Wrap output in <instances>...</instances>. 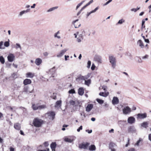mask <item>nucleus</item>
Here are the masks:
<instances>
[{"label": "nucleus", "mask_w": 151, "mask_h": 151, "mask_svg": "<svg viewBox=\"0 0 151 151\" xmlns=\"http://www.w3.org/2000/svg\"><path fill=\"white\" fill-rule=\"evenodd\" d=\"M123 113L124 114H129L131 112V109L128 106H127L124 107L122 109Z\"/></svg>", "instance_id": "5"}, {"label": "nucleus", "mask_w": 151, "mask_h": 151, "mask_svg": "<svg viewBox=\"0 0 151 151\" xmlns=\"http://www.w3.org/2000/svg\"><path fill=\"white\" fill-rule=\"evenodd\" d=\"M128 151H135V149L133 148L129 149Z\"/></svg>", "instance_id": "63"}, {"label": "nucleus", "mask_w": 151, "mask_h": 151, "mask_svg": "<svg viewBox=\"0 0 151 151\" xmlns=\"http://www.w3.org/2000/svg\"><path fill=\"white\" fill-rule=\"evenodd\" d=\"M34 76V74L31 73L29 72L26 74V77L27 78H32Z\"/></svg>", "instance_id": "33"}, {"label": "nucleus", "mask_w": 151, "mask_h": 151, "mask_svg": "<svg viewBox=\"0 0 151 151\" xmlns=\"http://www.w3.org/2000/svg\"><path fill=\"white\" fill-rule=\"evenodd\" d=\"M84 89L83 87L79 88L78 91V94L80 96L83 95L84 93Z\"/></svg>", "instance_id": "25"}, {"label": "nucleus", "mask_w": 151, "mask_h": 151, "mask_svg": "<svg viewBox=\"0 0 151 151\" xmlns=\"http://www.w3.org/2000/svg\"><path fill=\"white\" fill-rule=\"evenodd\" d=\"M109 94V92H107L104 93V92H101L99 93V95L100 96L104 97H107Z\"/></svg>", "instance_id": "28"}, {"label": "nucleus", "mask_w": 151, "mask_h": 151, "mask_svg": "<svg viewBox=\"0 0 151 151\" xmlns=\"http://www.w3.org/2000/svg\"><path fill=\"white\" fill-rule=\"evenodd\" d=\"M101 57L100 56L96 55L94 57V60L95 61L99 63H101Z\"/></svg>", "instance_id": "13"}, {"label": "nucleus", "mask_w": 151, "mask_h": 151, "mask_svg": "<svg viewBox=\"0 0 151 151\" xmlns=\"http://www.w3.org/2000/svg\"><path fill=\"white\" fill-rule=\"evenodd\" d=\"M90 145V143L86 142L85 144L82 143L79 145L78 147L80 149H86L88 146Z\"/></svg>", "instance_id": "9"}, {"label": "nucleus", "mask_w": 151, "mask_h": 151, "mask_svg": "<svg viewBox=\"0 0 151 151\" xmlns=\"http://www.w3.org/2000/svg\"><path fill=\"white\" fill-rule=\"evenodd\" d=\"M0 62L2 64L4 63L5 60L3 56H1L0 57Z\"/></svg>", "instance_id": "38"}, {"label": "nucleus", "mask_w": 151, "mask_h": 151, "mask_svg": "<svg viewBox=\"0 0 151 151\" xmlns=\"http://www.w3.org/2000/svg\"><path fill=\"white\" fill-rule=\"evenodd\" d=\"M86 131L89 134L91 133L92 132V130L91 129L90 130L87 129Z\"/></svg>", "instance_id": "59"}, {"label": "nucleus", "mask_w": 151, "mask_h": 151, "mask_svg": "<svg viewBox=\"0 0 151 151\" xmlns=\"http://www.w3.org/2000/svg\"><path fill=\"white\" fill-rule=\"evenodd\" d=\"M9 45V42L6 41L4 43V46L6 47H8Z\"/></svg>", "instance_id": "47"}, {"label": "nucleus", "mask_w": 151, "mask_h": 151, "mask_svg": "<svg viewBox=\"0 0 151 151\" xmlns=\"http://www.w3.org/2000/svg\"><path fill=\"white\" fill-rule=\"evenodd\" d=\"M64 141L66 142L71 143L72 142L73 140L68 137H65L64 139Z\"/></svg>", "instance_id": "36"}, {"label": "nucleus", "mask_w": 151, "mask_h": 151, "mask_svg": "<svg viewBox=\"0 0 151 151\" xmlns=\"http://www.w3.org/2000/svg\"><path fill=\"white\" fill-rule=\"evenodd\" d=\"M93 0H91L89 2L87 3L86 5L83 6L81 9L78 12L77 14V16H78L81 13L82 11L86 7L90 5L93 2Z\"/></svg>", "instance_id": "7"}, {"label": "nucleus", "mask_w": 151, "mask_h": 151, "mask_svg": "<svg viewBox=\"0 0 151 151\" xmlns=\"http://www.w3.org/2000/svg\"><path fill=\"white\" fill-rule=\"evenodd\" d=\"M95 65H94V64H92V66H91V69L93 70H94L95 69Z\"/></svg>", "instance_id": "57"}, {"label": "nucleus", "mask_w": 151, "mask_h": 151, "mask_svg": "<svg viewBox=\"0 0 151 151\" xmlns=\"http://www.w3.org/2000/svg\"><path fill=\"white\" fill-rule=\"evenodd\" d=\"M125 22V20L122 19L120 20H119L118 22L116 24V25H118L119 24H122Z\"/></svg>", "instance_id": "37"}, {"label": "nucleus", "mask_w": 151, "mask_h": 151, "mask_svg": "<svg viewBox=\"0 0 151 151\" xmlns=\"http://www.w3.org/2000/svg\"><path fill=\"white\" fill-rule=\"evenodd\" d=\"M112 102L113 105L117 104L119 103V99L117 97H114L113 98Z\"/></svg>", "instance_id": "17"}, {"label": "nucleus", "mask_w": 151, "mask_h": 151, "mask_svg": "<svg viewBox=\"0 0 151 151\" xmlns=\"http://www.w3.org/2000/svg\"><path fill=\"white\" fill-rule=\"evenodd\" d=\"M16 49H17L18 48H19L21 49V46H20V45L19 44H18V43H17L16 44Z\"/></svg>", "instance_id": "54"}, {"label": "nucleus", "mask_w": 151, "mask_h": 151, "mask_svg": "<svg viewBox=\"0 0 151 151\" xmlns=\"http://www.w3.org/2000/svg\"><path fill=\"white\" fill-rule=\"evenodd\" d=\"M137 62L139 63H141L142 62V60L141 58L140 57H137Z\"/></svg>", "instance_id": "42"}, {"label": "nucleus", "mask_w": 151, "mask_h": 151, "mask_svg": "<svg viewBox=\"0 0 151 151\" xmlns=\"http://www.w3.org/2000/svg\"><path fill=\"white\" fill-rule=\"evenodd\" d=\"M109 62L111 64L112 67L114 68L116 65V58L112 55H110L109 56Z\"/></svg>", "instance_id": "2"}, {"label": "nucleus", "mask_w": 151, "mask_h": 151, "mask_svg": "<svg viewBox=\"0 0 151 151\" xmlns=\"http://www.w3.org/2000/svg\"><path fill=\"white\" fill-rule=\"evenodd\" d=\"M148 139L151 142V134L148 135Z\"/></svg>", "instance_id": "61"}, {"label": "nucleus", "mask_w": 151, "mask_h": 151, "mask_svg": "<svg viewBox=\"0 0 151 151\" xmlns=\"http://www.w3.org/2000/svg\"><path fill=\"white\" fill-rule=\"evenodd\" d=\"M6 67L9 68H10L11 67V64L9 63L8 62H6Z\"/></svg>", "instance_id": "45"}, {"label": "nucleus", "mask_w": 151, "mask_h": 151, "mask_svg": "<svg viewBox=\"0 0 151 151\" xmlns=\"http://www.w3.org/2000/svg\"><path fill=\"white\" fill-rule=\"evenodd\" d=\"M68 50L67 49H65L61 51L60 53L58 54L57 56L58 57H60L62 56L65 53V52Z\"/></svg>", "instance_id": "20"}, {"label": "nucleus", "mask_w": 151, "mask_h": 151, "mask_svg": "<svg viewBox=\"0 0 151 151\" xmlns=\"http://www.w3.org/2000/svg\"><path fill=\"white\" fill-rule=\"evenodd\" d=\"M149 57V55H145V56L142 57V58L144 60H145L146 59H147Z\"/></svg>", "instance_id": "50"}, {"label": "nucleus", "mask_w": 151, "mask_h": 151, "mask_svg": "<svg viewBox=\"0 0 151 151\" xmlns=\"http://www.w3.org/2000/svg\"><path fill=\"white\" fill-rule=\"evenodd\" d=\"M62 101L61 100L58 101L56 102L55 107H60L61 106Z\"/></svg>", "instance_id": "29"}, {"label": "nucleus", "mask_w": 151, "mask_h": 151, "mask_svg": "<svg viewBox=\"0 0 151 151\" xmlns=\"http://www.w3.org/2000/svg\"><path fill=\"white\" fill-rule=\"evenodd\" d=\"M131 11L134 12H136L137 10L136 8H133L131 9Z\"/></svg>", "instance_id": "60"}, {"label": "nucleus", "mask_w": 151, "mask_h": 151, "mask_svg": "<svg viewBox=\"0 0 151 151\" xmlns=\"http://www.w3.org/2000/svg\"><path fill=\"white\" fill-rule=\"evenodd\" d=\"M50 119L53 120L55 118V114L53 111H50L47 113Z\"/></svg>", "instance_id": "10"}, {"label": "nucleus", "mask_w": 151, "mask_h": 151, "mask_svg": "<svg viewBox=\"0 0 151 151\" xmlns=\"http://www.w3.org/2000/svg\"><path fill=\"white\" fill-rule=\"evenodd\" d=\"M84 1H82L80 3L78 4L76 6V10H77L80 7V6L82 5V4L84 2Z\"/></svg>", "instance_id": "44"}, {"label": "nucleus", "mask_w": 151, "mask_h": 151, "mask_svg": "<svg viewBox=\"0 0 151 151\" xmlns=\"http://www.w3.org/2000/svg\"><path fill=\"white\" fill-rule=\"evenodd\" d=\"M14 128L17 130H19L21 129L20 124L19 123H16L14 125Z\"/></svg>", "instance_id": "26"}, {"label": "nucleus", "mask_w": 151, "mask_h": 151, "mask_svg": "<svg viewBox=\"0 0 151 151\" xmlns=\"http://www.w3.org/2000/svg\"><path fill=\"white\" fill-rule=\"evenodd\" d=\"M148 123L147 122H144L141 124V126L145 128H147L148 126Z\"/></svg>", "instance_id": "30"}, {"label": "nucleus", "mask_w": 151, "mask_h": 151, "mask_svg": "<svg viewBox=\"0 0 151 151\" xmlns=\"http://www.w3.org/2000/svg\"><path fill=\"white\" fill-rule=\"evenodd\" d=\"M76 80L78 82H79L81 80H84V76L81 75H79L78 78H76Z\"/></svg>", "instance_id": "27"}, {"label": "nucleus", "mask_w": 151, "mask_h": 151, "mask_svg": "<svg viewBox=\"0 0 151 151\" xmlns=\"http://www.w3.org/2000/svg\"><path fill=\"white\" fill-rule=\"evenodd\" d=\"M93 0H91L89 2L87 3L86 5L83 6L81 9L78 12L77 14V16H78L81 13L82 11L86 7L90 5L93 2Z\"/></svg>", "instance_id": "8"}, {"label": "nucleus", "mask_w": 151, "mask_h": 151, "mask_svg": "<svg viewBox=\"0 0 151 151\" xmlns=\"http://www.w3.org/2000/svg\"><path fill=\"white\" fill-rule=\"evenodd\" d=\"M43 145L45 147H47L49 145V143L47 141L43 143Z\"/></svg>", "instance_id": "51"}, {"label": "nucleus", "mask_w": 151, "mask_h": 151, "mask_svg": "<svg viewBox=\"0 0 151 151\" xmlns=\"http://www.w3.org/2000/svg\"><path fill=\"white\" fill-rule=\"evenodd\" d=\"M142 141V139L141 138H139V139L137 141V142L135 144V145H137V146H139V143L141 141Z\"/></svg>", "instance_id": "46"}, {"label": "nucleus", "mask_w": 151, "mask_h": 151, "mask_svg": "<svg viewBox=\"0 0 151 151\" xmlns=\"http://www.w3.org/2000/svg\"><path fill=\"white\" fill-rule=\"evenodd\" d=\"M55 67H54L51 69H50L48 72H47L48 73H50L51 74H52V76H51V77L54 78L55 77Z\"/></svg>", "instance_id": "11"}, {"label": "nucleus", "mask_w": 151, "mask_h": 151, "mask_svg": "<svg viewBox=\"0 0 151 151\" xmlns=\"http://www.w3.org/2000/svg\"><path fill=\"white\" fill-rule=\"evenodd\" d=\"M3 41H1L0 42V49H4L2 47V46L3 45Z\"/></svg>", "instance_id": "55"}, {"label": "nucleus", "mask_w": 151, "mask_h": 151, "mask_svg": "<svg viewBox=\"0 0 151 151\" xmlns=\"http://www.w3.org/2000/svg\"><path fill=\"white\" fill-rule=\"evenodd\" d=\"M10 151H14V148L12 147H10Z\"/></svg>", "instance_id": "64"}, {"label": "nucleus", "mask_w": 151, "mask_h": 151, "mask_svg": "<svg viewBox=\"0 0 151 151\" xmlns=\"http://www.w3.org/2000/svg\"><path fill=\"white\" fill-rule=\"evenodd\" d=\"M34 86H32L30 87L28 86H25L24 87L22 92H24L26 94L32 93L34 91Z\"/></svg>", "instance_id": "3"}, {"label": "nucleus", "mask_w": 151, "mask_h": 151, "mask_svg": "<svg viewBox=\"0 0 151 151\" xmlns=\"http://www.w3.org/2000/svg\"><path fill=\"white\" fill-rule=\"evenodd\" d=\"M50 147L52 151H55V149L56 147V143L55 142H52L50 144Z\"/></svg>", "instance_id": "21"}, {"label": "nucleus", "mask_w": 151, "mask_h": 151, "mask_svg": "<svg viewBox=\"0 0 151 151\" xmlns=\"http://www.w3.org/2000/svg\"><path fill=\"white\" fill-rule=\"evenodd\" d=\"M70 104L74 105L75 104V101L73 100H71L70 101Z\"/></svg>", "instance_id": "53"}, {"label": "nucleus", "mask_w": 151, "mask_h": 151, "mask_svg": "<svg viewBox=\"0 0 151 151\" xmlns=\"http://www.w3.org/2000/svg\"><path fill=\"white\" fill-rule=\"evenodd\" d=\"M144 40H145V42H147V43H149L150 42L149 40L148 39H145Z\"/></svg>", "instance_id": "62"}, {"label": "nucleus", "mask_w": 151, "mask_h": 151, "mask_svg": "<svg viewBox=\"0 0 151 151\" xmlns=\"http://www.w3.org/2000/svg\"><path fill=\"white\" fill-rule=\"evenodd\" d=\"M75 93V91L73 89H72L68 91V93L70 94H73Z\"/></svg>", "instance_id": "43"}, {"label": "nucleus", "mask_w": 151, "mask_h": 151, "mask_svg": "<svg viewBox=\"0 0 151 151\" xmlns=\"http://www.w3.org/2000/svg\"><path fill=\"white\" fill-rule=\"evenodd\" d=\"M128 131L129 133H135L136 132V129L133 126H130L128 127Z\"/></svg>", "instance_id": "16"}, {"label": "nucleus", "mask_w": 151, "mask_h": 151, "mask_svg": "<svg viewBox=\"0 0 151 151\" xmlns=\"http://www.w3.org/2000/svg\"><path fill=\"white\" fill-rule=\"evenodd\" d=\"M81 39L82 40L81 37H79H79L77 38V41L78 42H81Z\"/></svg>", "instance_id": "58"}, {"label": "nucleus", "mask_w": 151, "mask_h": 151, "mask_svg": "<svg viewBox=\"0 0 151 151\" xmlns=\"http://www.w3.org/2000/svg\"><path fill=\"white\" fill-rule=\"evenodd\" d=\"M35 63L36 65L39 66L42 63V60L41 58H37L35 59Z\"/></svg>", "instance_id": "19"}, {"label": "nucleus", "mask_w": 151, "mask_h": 151, "mask_svg": "<svg viewBox=\"0 0 151 151\" xmlns=\"http://www.w3.org/2000/svg\"><path fill=\"white\" fill-rule=\"evenodd\" d=\"M78 20H79L78 19H77L76 20H75L73 21L72 22V24L74 25V27L75 28H78L81 26V24L80 23L78 24V25H77V24H76V22H77Z\"/></svg>", "instance_id": "22"}, {"label": "nucleus", "mask_w": 151, "mask_h": 151, "mask_svg": "<svg viewBox=\"0 0 151 151\" xmlns=\"http://www.w3.org/2000/svg\"><path fill=\"white\" fill-rule=\"evenodd\" d=\"M32 108L34 110H36L37 109L41 110L46 108V106L45 105H39L38 104H32Z\"/></svg>", "instance_id": "4"}, {"label": "nucleus", "mask_w": 151, "mask_h": 151, "mask_svg": "<svg viewBox=\"0 0 151 151\" xmlns=\"http://www.w3.org/2000/svg\"><path fill=\"white\" fill-rule=\"evenodd\" d=\"M91 74L90 73H88L87 75H86L85 76H83L84 80H86V79H88L90 76Z\"/></svg>", "instance_id": "40"}, {"label": "nucleus", "mask_w": 151, "mask_h": 151, "mask_svg": "<svg viewBox=\"0 0 151 151\" xmlns=\"http://www.w3.org/2000/svg\"><path fill=\"white\" fill-rule=\"evenodd\" d=\"M31 82L32 81L30 79L27 78L24 80L23 84L25 85H27L30 84Z\"/></svg>", "instance_id": "24"}, {"label": "nucleus", "mask_w": 151, "mask_h": 151, "mask_svg": "<svg viewBox=\"0 0 151 151\" xmlns=\"http://www.w3.org/2000/svg\"><path fill=\"white\" fill-rule=\"evenodd\" d=\"M82 126H81L77 129V131L78 132H79L81 130H82Z\"/></svg>", "instance_id": "56"}, {"label": "nucleus", "mask_w": 151, "mask_h": 151, "mask_svg": "<svg viewBox=\"0 0 151 151\" xmlns=\"http://www.w3.org/2000/svg\"><path fill=\"white\" fill-rule=\"evenodd\" d=\"M96 149V147L94 145H91L89 148V150L90 151H94Z\"/></svg>", "instance_id": "32"}, {"label": "nucleus", "mask_w": 151, "mask_h": 151, "mask_svg": "<svg viewBox=\"0 0 151 151\" xmlns=\"http://www.w3.org/2000/svg\"><path fill=\"white\" fill-rule=\"evenodd\" d=\"M91 64V62L90 60H88L87 63V67L88 68H89L90 67Z\"/></svg>", "instance_id": "49"}, {"label": "nucleus", "mask_w": 151, "mask_h": 151, "mask_svg": "<svg viewBox=\"0 0 151 151\" xmlns=\"http://www.w3.org/2000/svg\"><path fill=\"white\" fill-rule=\"evenodd\" d=\"M147 117V114L146 113L143 114L139 113L137 114V119H142L146 118Z\"/></svg>", "instance_id": "6"}, {"label": "nucleus", "mask_w": 151, "mask_h": 151, "mask_svg": "<svg viewBox=\"0 0 151 151\" xmlns=\"http://www.w3.org/2000/svg\"><path fill=\"white\" fill-rule=\"evenodd\" d=\"M112 0H109L107 2H106L105 4H104L103 6H104L107 5L109 3H110V2H111L112 1Z\"/></svg>", "instance_id": "52"}, {"label": "nucleus", "mask_w": 151, "mask_h": 151, "mask_svg": "<svg viewBox=\"0 0 151 151\" xmlns=\"http://www.w3.org/2000/svg\"><path fill=\"white\" fill-rule=\"evenodd\" d=\"M137 44L142 48L144 47V45L143 43L141 40H139L137 42Z\"/></svg>", "instance_id": "31"}, {"label": "nucleus", "mask_w": 151, "mask_h": 151, "mask_svg": "<svg viewBox=\"0 0 151 151\" xmlns=\"http://www.w3.org/2000/svg\"><path fill=\"white\" fill-rule=\"evenodd\" d=\"M91 83V80L90 79H88L85 81V84L89 86Z\"/></svg>", "instance_id": "34"}, {"label": "nucleus", "mask_w": 151, "mask_h": 151, "mask_svg": "<svg viewBox=\"0 0 151 151\" xmlns=\"http://www.w3.org/2000/svg\"><path fill=\"white\" fill-rule=\"evenodd\" d=\"M51 97L53 99H55V100L56 99H57L56 94H55L54 93H53V94L51 96Z\"/></svg>", "instance_id": "48"}, {"label": "nucleus", "mask_w": 151, "mask_h": 151, "mask_svg": "<svg viewBox=\"0 0 151 151\" xmlns=\"http://www.w3.org/2000/svg\"><path fill=\"white\" fill-rule=\"evenodd\" d=\"M15 56L13 54H10L7 56L8 60L9 62H12L14 60Z\"/></svg>", "instance_id": "12"}, {"label": "nucleus", "mask_w": 151, "mask_h": 151, "mask_svg": "<svg viewBox=\"0 0 151 151\" xmlns=\"http://www.w3.org/2000/svg\"><path fill=\"white\" fill-rule=\"evenodd\" d=\"M30 9H28L26 10H23L20 12L18 15V17H20L22 16L24 14H26L29 12L30 11Z\"/></svg>", "instance_id": "14"}, {"label": "nucleus", "mask_w": 151, "mask_h": 151, "mask_svg": "<svg viewBox=\"0 0 151 151\" xmlns=\"http://www.w3.org/2000/svg\"><path fill=\"white\" fill-rule=\"evenodd\" d=\"M128 122L130 124L134 123L135 122V118L133 116H130L127 119Z\"/></svg>", "instance_id": "15"}, {"label": "nucleus", "mask_w": 151, "mask_h": 151, "mask_svg": "<svg viewBox=\"0 0 151 151\" xmlns=\"http://www.w3.org/2000/svg\"><path fill=\"white\" fill-rule=\"evenodd\" d=\"M93 107V105L92 104H88L86 107V111L87 112L90 111Z\"/></svg>", "instance_id": "18"}, {"label": "nucleus", "mask_w": 151, "mask_h": 151, "mask_svg": "<svg viewBox=\"0 0 151 151\" xmlns=\"http://www.w3.org/2000/svg\"><path fill=\"white\" fill-rule=\"evenodd\" d=\"M43 123V121L38 118H35L33 120V124L34 125L37 127H40Z\"/></svg>", "instance_id": "1"}, {"label": "nucleus", "mask_w": 151, "mask_h": 151, "mask_svg": "<svg viewBox=\"0 0 151 151\" xmlns=\"http://www.w3.org/2000/svg\"><path fill=\"white\" fill-rule=\"evenodd\" d=\"M96 101L99 104H102L104 103V101L101 99H96Z\"/></svg>", "instance_id": "39"}, {"label": "nucleus", "mask_w": 151, "mask_h": 151, "mask_svg": "<svg viewBox=\"0 0 151 151\" xmlns=\"http://www.w3.org/2000/svg\"><path fill=\"white\" fill-rule=\"evenodd\" d=\"M80 34L79 35V37L83 39V37L86 35V32L83 29H82L80 32Z\"/></svg>", "instance_id": "23"}, {"label": "nucleus", "mask_w": 151, "mask_h": 151, "mask_svg": "<svg viewBox=\"0 0 151 151\" xmlns=\"http://www.w3.org/2000/svg\"><path fill=\"white\" fill-rule=\"evenodd\" d=\"M115 145V144L113 143H110L109 145V149H111L113 148Z\"/></svg>", "instance_id": "41"}, {"label": "nucleus", "mask_w": 151, "mask_h": 151, "mask_svg": "<svg viewBox=\"0 0 151 151\" xmlns=\"http://www.w3.org/2000/svg\"><path fill=\"white\" fill-rule=\"evenodd\" d=\"M58 8V6H55L54 7H52L50 9H49L48 10H47V12H51L52 11L54 10L57 9Z\"/></svg>", "instance_id": "35"}]
</instances>
